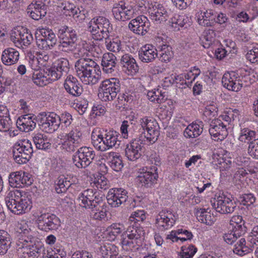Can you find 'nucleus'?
I'll use <instances>...</instances> for the list:
<instances>
[{"label": "nucleus", "mask_w": 258, "mask_h": 258, "mask_svg": "<svg viewBox=\"0 0 258 258\" xmlns=\"http://www.w3.org/2000/svg\"><path fill=\"white\" fill-rule=\"evenodd\" d=\"M70 187H71V183L68 182V177L60 176L55 184V190L57 193L64 192Z\"/></svg>", "instance_id": "58"}, {"label": "nucleus", "mask_w": 258, "mask_h": 258, "mask_svg": "<svg viewBox=\"0 0 258 258\" xmlns=\"http://www.w3.org/2000/svg\"><path fill=\"white\" fill-rule=\"evenodd\" d=\"M150 23L147 17L140 15L132 20L128 28L134 33L145 35L149 30Z\"/></svg>", "instance_id": "24"}, {"label": "nucleus", "mask_w": 258, "mask_h": 258, "mask_svg": "<svg viewBox=\"0 0 258 258\" xmlns=\"http://www.w3.org/2000/svg\"><path fill=\"white\" fill-rule=\"evenodd\" d=\"M166 92L160 88L154 89L147 93V97L151 102L161 103L166 99Z\"/></svg>", "instance_id": "51"}, {"label": "nucleus", "mask_w": 258, "mask_h": 258, "mask_svg": "<svg viewBox=\"0 0 258 258\" xmlns=\"http://www.w3.org/2000/svg\"><path fill=\"white\" fill-rule=\"evenodd\" d=\"M34 117L30 114L20 116L16 122L18 128L22 132H29L34 130L36 126Z\"/></svg>", "instance_id": "35"}, {"label": "nucleus", "mask_w": 258, "mask_h": 258, "mask_svg": "<svg viewBox=\"0 0 258 258\" xmlns=\"http://www.w3.org/2000/svg\"><path fill=\"white\" fill-rule=\"evenodd\" d=\"M20 56L19 52L12 47L4 49L2 54L1 60L6 66H12L17 63Z\"/></svg>", "instance_id": "36"}, {"label": "nucleus", "mask_w": 258, "mask_h": 258, "mask_svg": "<svg viewBox=\"0 0 258 258\" xmlns=\"http://www.w3.org/2000/svg\"><path fill=\"white\" fill-rule=\"evenodd\" d=\"M197 251L193 245H185L181 247L178 255L180 258H192Z\"/></svg>", "instance_id": "60"}, {"label": "nucleus", "mask_w": 258, "mask_h": 258, "mask_svg": "<svg viewBox=\"0 0 258 258\" xmlns=\"http://www.w3.org/2000/svg\"><path fill=\"white\" fill-rule=\"evenodd\" d=\"M178 218V214L171 210H163L156 216L155 225L161 231L171 228Z\"/></svg>", "instance_id": "15"}, {"label": "nucleus", "mask_w": 258, "mask_h": 258, "mask_svg": "<svg viewBox=\"0 0 258 258\" xmlns=\"http://www.w3.org/2000/svg\"><path fill=\"white\" fill-rule=\"evenodd\" d=\"M33 139L36 147L38 149L45 150L50 148L51 146L50 139L44 134H35Z\"/></svg>", "instance_id": "47"}, {"label": "nucleus", "mask_w": 258, "mask_h": 258, "mask_svg": "<svg viewBox=\"0 0 258 258\" xmlns=\"http://www.w3.org/2000/svg\"><path fill=\"white\" fill-rule=\"evenodd\" d=\"M137 11L133 5L127 3L120 2L115 4L112 8V13L115 20L125 21L132 18Z\"/></svg>", "instance_id": "18"}, {"label": "nucleus", "mask_w": 258, "mask_h": 258, "mask_svg": "<svg viewBox=\"0 0 258 258\" xmlns=\"http://www.w3.org/2000/svg\"><path fill=\"white\" fill-rule=\"evenodd\" d=\"M139 139L132 140L125 149V156L131 161H135L142 156L143 142L152 144L157 140L159 135L158 124L153 117L144 116L139 119Z\"/></svg>", "instance_id": "1"}, {"label": "nucleus", "mask_w": 258, "mask_h": 258, "mask_svg": "<svg viewBox=\"0 0 258 258\" xmlns=\"http://www.w3.org/2000/svg\"><path fill=\"white\" fill-rule=\"evenodd\" d=\"M203 123L197 121L189 124L184 131V136L186 138H195L199 137L203 132Z\"/></svg>", "instance_id": "41"}, {"label": "nucleus", "mask_w": 258, "mask_h": 258, "mask_svg": "<svg viewBox=\"0 0 258 258\" xmlns=\"http://www.w3.org/2000/svg\"><path fill=\"white\" fill-rule=\"evenodd\" d=\"M75 67L77 75L84 84L94 85L100 80V67L92 59L80 58L76 62Z\"/></svg>", "instance_id": "3"}, {"label": "nucleus", "mask_w": 258, "mask_h": 258, "mask_svg": "<svg viewBox=\"0 0 258 258\" xmlns=\"http://www.w3.org/2000/svg\"><path fill=\"white\" fill-rule=\"evenodd\" d=\"M17 245L18 251L22 253L24 258H36L38 253L44 249L42 243L36 242L35 237L31 234L20 237Z\"/></svg>", "instance_id": "8"}, {"label": "nucleus", "mask_w": 258, "mask_h": 258, "mask_svg": "<svg viewBox=\"0 0 258 258\" xmlns=\"http://www.w3.org/2000/svg\"><path fill=\"white\" fill-rule=\"evenodd\" d=\"M5 201L9 210L16 215L26 213L32 207L31 199L24 191L20 189H13L9 190Z\"/></svg>", "instance_id": "4"}, {"label": "nucleus", "mask_w": 258, "mask_h": 258, "mask_svg": "<svg viewBox=\"0 0 258 258\" xmlns=\"http://www.w3.org/2000/svg\"><path fill=\"white\" fill-rule=\"evenodd\" d=\"M79 50V55L81 57H84L90 52L95 57H98V55L102 54V50L99 46L94 44L93 41L81 40L78 44Z\"/></svg>", "instance_id": "29"}, {"label": "nucleus", "mask_w": 258, "mask_h": 258, "mask_svg": "<svg viewBox=\"0 0 258 258\" xmlns=\"http://www.w3.org/2000/svg\"><path fill=\"white\" fill-rule=\"evenodd\" d=\"M188 21V17L185 14H174L169 20V26L173 31H177L183 27Z\"/></svg>", "instance_id": "44"}, {"label": "nucleus", "mask_w": 258, "mask_h": 258, "mask_svg": "<svg viewBox=\"0 0 258 258\" xmlns=\"http://www.w3.org/2000/svg\"><path fill=\"white\" fill-rule=\"evenodd\" d=\"M118 134L116 131L109 130L104 131V135L106 143L109 145L110 149L116 147L120 144V141L118 139Z\"/></svg>", "instance_id": "53"}, {"label": "nucleus", "mask_w": 258, "mask_h": 258, "mask_svg": "<svg viewBox=\"0 0 258 258\" xmlns=\"http://www.w3.org/2000/svg\"><path fill=\"white\" fill-rule=\"evenodd\" d=\"M160 59L162 61L168 62L173 57V52L170 46L163 45L159 52Z\"/></svg>", "instance_id": "59"}, {"label": "nucleus", "mask_w": 258, "mask_h": 258, "mask_svg": "<svg viewBox=\"0 0 258 258\" xmlns=\"http://www.w3.org/2000/svg\"><path fill=\"white\" fill-rule=\"evenodd\" d=\"M158 168L153 165L140 169L136 178L137 184L141 187H150L156 183L158 178Z\"/></svg>", "instance_id": "13"}, {"label": "nucleus", "mask_w": 258, "mask_h": 258, "mask_svg": "<svg viewBox=\"0 0 258 258\" xmlns=\"http://www.w3.org/2000/svg\"><path fill=\"white\" fill-rule=\"evenodd\" d=\"M104 135V131L99 128L94 130L91 134L92 143L94 148L100 151H105L110 149L109 145L106 143Z\"/></svg>", "instance_id": "30"}, {"label": "nucleus", "mask_w": 258, "mask_h": 258, "mask_svg": "<svg viewBox=\"0 0 258 258\" xmlns=\"http://www.w3.org/2000/svg\"><path fill=\"white\" fill-rule=\"evenodd\" d=\"M77 6L73 3L66 1L62 3L61 12L66 16L72 17Z\"/></svg>", "instance_id": "63"}, {"label": "nucleus", "mask_w": 258, "mask_h": 258, "mask_svg": "<svg viewBox=\"0 0 258 258\" xmlns=\"http://www.w3.org/2000/svg\"><path fill=\"white\" fill-rule=\"evenodd\" d=\"M120 81L116 78H111L101 82L98 89V97L102 101L113 100L120 91Z\"/></svg>", "instance_id": "9"}, {"label": "nucleus", "mask_w": 258, "mask_h": 258, "mask_svg": "<svg viewBox=\"0 0 258 258\" xmlns=\"http://www.w3.org/2000/svg\"><path fill=\"white\" fill-rule=\"evenodd\" d=\"M10 38L15 46L19 48H23L24 46H28L33 40L32 34L22 27H18L13 29Z\"/></svg>", "instance_id": "16"}, {"label": "nucleus", "mask_w": 258, "mask_h": 258, "mask_svg": "<svg viewBox=\"0 0 258 258\" xmlns=\"http://www.w3.org/2000/svg\"><path fill=\"white\" fill-rule=\"evenodd\" d=\"M64 87L67 92L74 96H80L82 92L77 79L72 75L67 76L64 83Z\"/></svg>", "instance_id": "37"}, {"label": "nucleus", "mask_w": 258, "mask_h": 258, "mask_svg": "<svg viewBox=\"0 0 258 258\" xmlns=\"http://www.w3.org/2000/svg\"><path fill=\"white\" fill-rule=\"evenodd\" d=\"M11 245V238L10 234L4 230H0V254L7 253Z\"/></svg>", "instance_id": "50"}, {"label": "nucleus", "mask_w": 258, "mask_h": 258, "mask_svg": "<svg viewBox=\"0 0 258 258\" xmlns=\"http://www.w3.org/2000/svg\"><path fill=\"white\" fill-rule=\"evenodd\" d=\"M216 33L213 30L208 29L204 31L202 41L205 48H212L213 45L218 44L216 41Z\"/></svg>", "instance_id": "48"}, {"label": "nucleus", "mask_w": 258, "mask_h": 258, "mask_svg": "<svg viewBox=\"0 0 258 258\" xmlns=\"http://www.w3.org/2000/svg\"><path fill=\"white\" fill-rule=\"evenodd\" d=\"M255 133L247 128H244L241 130L239 140L242 142H248L255 138Z\"/></svg>", "instance_id": "64"}, {"label": "nucleus", "mask_w": 258, "mask_h": 258, "mask_svg": "<svg viewBox=\"0 0 258 258\" xmlns=\"http://www.w3.org/2000/svg\"><path fill=\"white\" fill-rule=\"evenodd\" d=\"M90 183L93 187L98 189L106 190L109 187V183L107 178L102 174H94L91 178Z\"/></svg>", "instance_id": "46"}, {"label": "nucleus", "mask_w": 258, "mask_h": 258, "mask_svg": "<svg viewBox=\"0 0 258 258\" xmlns=\"http://www.w3.org/2000/svg\"><path fill=\"white\" fill-rule=\"evenodd\" d=\"M230 225L232 227V229L235 230L236 233H244L246 227L244 226V221L241 216H233L230 221Z\"/></svg>", "instance_id": "49"}, {"label": "nucleus", "mask_w": 258, "mask_h": 258, "mask_svg": "<svg viewBox=\"0 0 258 258\" xmlns=\"http://www.w3.org/2000/svg\"><path fill=\"white\" fill-rule=\"evenodd\" d=\"M201 74L200 70L196 67L191 68L190 70L183 74L184 76V84H189L192 82Z\"/></svg>", "instance_id": "61"}, {"label": "nucleus", "mask_w": 258, "mask_h": 258, "mask_svg": "<svg viewBox=\"0 0 258 258\" xmlns=\"http://www.w3.org/2000/svg\"><path fill=\"white\" fill-rule=\"evenodd\" d=\"M211 203L216 211L221 214L231 213L236 207L235 203L224 195L217 197Z\"/></svg>", "instance_id": "21"}, {"label": "nucleus", "mask_w": 258, "mask_h": 258, "mask_svg": "<svg viewBox=\"0 0 258 258\" xmlns=\"http://www.w3.org/2000/svg\"><path fill=\"white\" fill-rule=\"evenodd\" d=\"M233 252L239 256H243L250 251L249 248L246 245V241L244 238L238 239L234 245Z\"/></svg>", "instance_id": "54"}, {"label": "nucleus", "mask_w": 258, "mask_h": 258, "mask_svg": "<svg viewBox=\"0 0 258 258\" xmlns=\"http://www.w3.org/2000/svg\"><path fill=\"white\" fill-rule=\"evenodd\" d=\"M157 56L158 52L156 47L149 44L143 46L139 51V58L143 62H152Z\"/></svg>", "instance_id": "33"}, {"label": "nucleus", "mask_w": 258, "mask_h": 258, "mask_svg": "<svg viewBox=\"0 0 258 258\" xmlns=\"http://www.w3.org/2000/svg\"><path fill=\"white\" fill-rule=\"evenodd\" d=\"M91 210V216L95 220L99 221H106L107 210L106 206L102 202L99 201L94 206L90 209Z\"/></svg>", "instance_id": "39"}, {"label": "nucleus", "mask_w": 258, "mask_h": 258, "mask_svg": "<svg viewBox=\"0 0 258 258\" xmlns=\"http://www.w3.org/2000/svg\"><path fill=\"white\" fill-rule=\"evenodd\" d=\"M215 12L212 10L199 11L196 14L198 23L201 26L208 27L211 25V21L214 19Z\"/></svg>", "instance_id": "42"}, {"label": "nucleus", "mask_w": 258, "mask_h": 258, "mask_svg": "<svg viewBox=\"0 0 258 258\" xmlns=\"http://www.w3.org/2000/svg\"><path fill=\"white\" fill-rule=\"evenodd\" d=\"M209 132L212 139L217 142L224 140L228 134L226 124L215 119L211 122Z\"/></svg>", "instance_id": "22"}, {"label": "nucleus", "mask_w": 258, "mask_h": 258, "mask_svg": "<svg viewBox=\"0 0 258 258\" xmlns=\"http://www.w3.org/2000/svg\"><path fill=\"white\" fill-rule=\"evenodd\" d=\"M243 82L251 84V75L240 70L237 72L225 73L222 78L223 86L229 91L238 92L242 87Z\"/></svg>", "instance_id": "7"}, {"label": "nucleus", "mask_w": 258, "mask_h": 258, "mask_svg": "<svg viewBox=\"0 0 258 258\" xmlns=\"http://www.w3.org/2000/svg\"><path fill=\"white\" fill-rule=\"evenodd\" d=\"M94 156V152L92 148L82 147L73 155V163L78 168H85L90 165Z\"/></svg>", "instance_id": "17"}, {"label": "nucleus", "mask_w": 258, "mask_h": 258, "mask_svg": "<svg viewBox=\"0 0 258 258\" xmlns=\"http://www.w3.org/2000/svg\"><path fill=\"white\" fill-rule=\"evenodd\" d=\"M32 182L33 178L28 172L20 171L10 174L9 183L11 186L23 187L31 185Z\"/></svg>", "instance_id": "26"}, {"label": "nucleus", "mask_w": 258, "mask_h": 258, "mask_svg": "<svg viewBox=\"0 0 258 258\" xmlns=\"http://www.w3.org/2000/svg\"><path fill=\"white\" fill-rule=\"evenodd\" d=\"M59 116L53 112H50L41 117L39 125L43 132L52 133L59 128Z\"/></svg>", "instance_id": "20"}, {"label": "nucleus", "mask_w": 258, "mask_h": 258, "mask_svg": "<svg viewBox=\"0 0 258 258\" xmlns=\"http://www.w3.org/2000/svg\"><path fill=\"white\" fill-rule=\"evenodd\" d=\"M105 44L107 50L113 52H119L121 50V40L118 37L104 38Z\"/></svg>", "instance_id": "52"}, {"label": "nucleus", "mask_w": 258, "mask_h": 258, "mask_svg": "<svg viewBox=\"0 0 258 258\" xmlns=\"http://www.w3.org/2000/svg\"><path fill=\"white\" fill-rule=\"evenodd\" d=\"M51 73L56 74V80L62 76L63 73H67L70 69L69 62L67 58H60L57 59L54 63L53 67L49 68Z\"/></svg>", "instance_id": "38"}, {"label": "nucleus", "mask_w": 258, "mask_h": 258, "mask_svg": "<svg viewBox=\"0 0 258 258\" xmlns=\"http://www.w3.org/2000/svg\"><path fill=\"white\" fill-rule=\"evenodd\" d=\"M97 254L102 258H132L125 255H118V248L113 244L104 243L100 245Z\"/></svg>", "instance_id": "28"}, {"label": "nucleus", "mask_w": 258, "mask_h": 258, "mask_svg": "<svg viewBox=\"0 0 258 258\" xmlns=\"http://www.w3.org/2000/svg\"><path fill=\"white\" fill-rule=\"evenodd\" d=\"M66 252L64 249L59 245H56L53 248H50L47 250V257L48 258H65Z\"/></svg>", "instance_id": "57"}, {"label": "nucleus", "mask_w": 258, "mask_h": 258, "mask_svg": "<svg viewBox=\"0 0 258 258\" xmlns=\"http://www.w3.org/2000/svg\"><path fill=\"white\" fill-rule=\"evenodd\" d=\"M197 217L199 221L208 225H212L216 220V218L211 213V210L200 209L197 212Z\"/></svg>", "instance_id": "43"}, {"label": "nucleus", "mask_w": 258, "mask_h": 258, "mask_svg": "<svg viewBox=\"0 0 258 258\" xmlns=\"http://www.w3.org/2000/svg\"><path fill=\"white\" fill-rule=\"evenodd\" d=\"M36 36L37 47L43 50H47L56 44V38L51 29L49 28H39L37 30Z\"/></svg>", "instance_id": "14"}, {"label": "nucleus", "mask_w": 258, "mask_h": 258, "mask_svg": "<svg viewBox=\"0 0 258 258\" xmlns=\"http://www.w3.org/2000/svg\"><path fill=\"white\" fill-rule=\"evenodd\" d=\"M33 227V223L30 220H21L18 224V228L21 231L24 235L22 236H27L29 235H32V228Z\"/></svg>", "instance_id": "56"}, {"label": "nucleus", "mask_w": 258, "mask_h": 258, "mask_svg": "<svg viewBox=\"0 0 258 258\" xmlns=\"http://www.w3.org/2000/svg\"><path fill=\"white\" fill-rule=\"evenodd\" d=\"M28 13L34 20H38L46 14V7L41 1H33L28 7Z\"/></svg>", "instance_id": "32"}, {"label": "nucleus", "mask_w": 258, "mask_h": 258, "mask_svg": "<svg viewBox=\"0 0 258 258\" xmlns=\"http://www.w3.org/2000/svg\"><path fill=\"white\" fill-rule=\"evenodd\" d=\"M120 64L123 71L128 75L134 76L139 71L135 59L128 54H124L121 56Z\"/></svg>", "instance_id": "31"}, {"label": "nucleus", "mask_w": 258, "mask_h": 258, "mask_svg": "<svg viewBox=\"0 0 258 258\" xmlns=\"http://www.w3.org/2000/svg\"><path fill=\"white\" fill-rule=\"evenodd\" d=\"M87 30L93 39L100 41L109 37L113 31V26L107 18L96 16L87 23Z\"/></svg>", "instance_id": "6"}, {"label": "nucleus", "mask_w": 258, "mask_h": 258, "mask_svg": "<svg viewBox=\"0 0 258 258\" xmlns=\"http://www.w3.org/2000/svg\"><path fill=\"white\" fill-rule=\"evenodd\" d=\"M109 154L110 156L112 157L110 162V167L115 171H120L123 167V163L120 156L114 152H110Z\"/></svg>", "instance_id": "62"}, {"label": "nucleus", "mask_w": 258, "mask_h": 258, "mask_svg": "<svg viewBox=\"0 0 258 258\" xmlns=\"http://www.w3.org/2000/svg\"><path fill=\"white\" fill-rule=\"evenodd\" d=\"M211 165L213 168L223 172L228 170L232 165V161L223 155L214 153L212 156Z\"/></svg>", "instance_id": "34"}, {"label": "nucleus", "mask_w": 258, "mask_h": 258, "mask_svg": "<svg viewBox=\"0 0 258 258\" xmlns=\"http://www.w3.org/2000/svg\"><path fill=\"white\" fill-rule=\"evenodd\" d=\"M115 60L116 57L113 53H104L101 63L103 71L107 74L111 73L115 66Z\"/></svg>", "instance_id": "45"}, {"label": "nucleus", "mask_w": 258, "mask_h": 258, "mask_svg": "<svg viewBox=\"0 0 258 258\" xmlns=\"http://www.w3.org/2000/svg\"><path fill=\"white\" fill-rule=\"evenodd\" d=\"M57 147L62 153H72L80 147L83 143V133L75 127L68 133H62L57 137Z\"/></svg>", "instance_id": "5"}, {"label": "nucleus", "mask_w": 258, "mask_h": 258, "mask_svg": "<svg viewBox=\"0 0 258 258\" xmlns=\"http://www.w3.org/2000/svg\"><path fill=\"white\" fill-rule=\"evenodd\" d=\"M148 13L150 19L157 24L166 21L169 17L166 9L162 5L157 3L152 4L149 7Z\"/></svg>", "instance_id": "25"}, {"label": "nucleus", "mask_w": 258, "mask_h": 258, "mask_svg": "<svg viewBox=\"0 0 258 258\" xmlns=\"http://www.w3.org/2000/svg\"><path fill=\"white\" fill-rule=\"evenodd\" d=\"M146 218L145 211L141 210L133 212L130 216V226L121 235V244L124 250L135 251L139 248L145 232L139 223L142 222Z\"/></svg>", "instance_id": "2"}, {"label": "nucleus", "mask_w": 258, "mask_h": 258, "mask_svg": "<svg viewBox=\"0 0 258 258\" xmlns=\"http://www.w3.org/2000/svg\"><path fill=\"white\" fill-rule=\"evenodd\" d=\"M106 198L108 203L112 207H118L126 201L127 192L122 188H113L109 190Z\"/></svg>", "instance_id": "23"}, {"label": "nucleus", "mask_w": 258, "mask_h": 258, "mask_svg": "<svg viewBox=\"0 0 258 258\" xmlns=\"http://www.w3.org/2000/svg\"><path fill=\"white\" fill-rule=\"evenodd\" d=\"M125 230V228L122 223H113L106 229V238L110 241H114L119 235L124 232Z\"/></svg>", "instance_id": "40"}, {"label": "nucleus", "mask_w": 258, "mask_h": 258, "mask_svg": "<svg viewBox=\"0 0 258 258\" xmlns=\"http://www.w3.org/2000/svg\"><path fill=\"white\" fill-rule=\"evenodd\" d=\"M72 17L78 23H83L89 16L87 10L82 7H77Z\"/></svg>", "instance_id": "55"}, {"label": "nucleus", "mask_w": 258, "mask_h": 258, "mask_svg": "<svg viewBox=\"0 0 258 258\" xmlns=\"http://www.w3.org/2000/svg\"><path fill=\"white\" fill-rule=\"evenodd\" d=\"M33 153V148L31 142L28 139L18 141L13 149V158L19 164L26 163L30 159Z\"/></svg>", "instance_id": "10"}, {"label": "nucleus", "mask_w": 258, "mask_h": 258, "mask_svg": "<svg viewBox=\"0 0 258 258\" xmlns=\"http://www.w3.org/2000/svg\"><path fill=\"white\" fill-rule=\"evenodd\" d=\"M57 35L60 39V49L66 52L74 49L78 39L76 31L67 26H62L58 29Z\"/></svg>", "instance_id": "12"}, {"label": "nucleus", "mask_w": 258, "mask_h": 258, "mask_svg": "<svg viewBox=\"0 0 258 258\" xmlns=\"http://www.w3.org/2000/svg\"><path fill=\"white\" fill-rule=\"evenodd\" d=\"M78 201L80 206L90 209L102 199L96 190L88 188L79 194Z\"/></svg>", "instance_id": "19"}, {"label": "nucleus", "mask_w": 258, "mask_h": 258, "mask_svg": "<svg viewBox=\"0 0 258 258\" xmlns=\"http://www.w3.org/2000/svg\"><path fill=\"white\" fill-rule=\"evenodd\" d=\"M57 75L50 72L49 68L43 70L34 71L33 73L32 80L34 84L39 86H45L56 80Z\"/></svg>", "instance_id": "27"}, {"label": "nucleus", "mask_w": 258, "mask_h": 258, "mask_svg": "<svg viewBox=\"0 0 258 258\" xmlns=\"http://www.w3.org/2000/svg\"><path fill=\"white\" fill-rule=\"evenodd\" d=\"M39 230L48 232L57 230L60 226L59 218L53 214L37 211L33 214Z\"/></svg>", "instance_id": "11"}]
</instances>
